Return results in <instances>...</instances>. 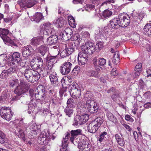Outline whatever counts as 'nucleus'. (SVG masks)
<instances>
[{
	"label": "nucleus",
	"mask_w": 151,
	"mask_h": 151,
	"mask_svg": "<svg viewBox=\"0 0 151 151\" xmlns=\"http://www.w3.org/2000/svg\"><path fill=\"white\" fill-rule=\"evenodd\" d=\"M103 122L102 118L97 117L89 123L87 126L88 131L91 133H95Z\"/></svg>",
	"instance_id": "1"
},
{
	"label": "nucleus",
	"mask_w": 151,
	"mask_h": 151,
	"mask_svg": "<svg viewBox=\"0 0 151 151\" xmlns=\"http://www.w3.org/2000/svg\"><path fill=\"white\" fill-rule=\"evenodd\" d=\"M77 109V114L76 115V121L77 124H82L86 122L88 119V116L87 114H83V112L82 106H80Z\"/></svg>",
	"instance_id": "2"
},
{
	"label": "nucleus",
	"mask_w": 151,
	"mask_h": 151,
	"mask_svg": "<svg viewBox=\"0 0 151 151\" xmlns=\"http://www.w3.org/2000/svg\"><path fill=\"white\" fill-rule=\"evenodd\" d=\"M11 57V63L14 65H18L22 67L25 66V63L24 60L21 59L20 55L19 52H14L12 55Z\"/></svg>",
	"instance_id": "3"
},
{
	"label": "nucleus",
	"mask_w": 151,
	"mask_h": 151,
	"mask_svg": "<svg viewBox=\"0 0 151 151\" xmlns=\"http://www.w3.org/2000/svg\"><path fill=\"white\" fill-rule=\"evenodd\" d=\"M81 48L84 53L88 54L93 53L95 51V47L93 43L91 42H87L83 44Z\"/></svg>",
	"instance_id": "4"
},
{
	"label": "nucleus",
	"mask_w": 151,
	"mask_h": 151,
	"mask_svg": "<svg viewBox=\"0 0 151 151\" xmlns=\"http://www.w3.org/2000/svg\"><path fill=\"white\" fill-rule=\"evenodd\" d=\"M76 142H78V148L81 151H89L91 146L88 142L81 139L80 137L76 138Z\"/></svg>",
	"instance_id": "5"
},
{
	"label": "nucleus",
	"mask_w": 151,
	"mask_h": 151,
	"mask_svg": "<svg viewBox=\"0 0 151 151\" xmlns=\"http://www.w3.org/2000/svg\"><path fill=\"white\" fill-rule=\"evenodd\" d=\"M1 117L4 119L9 121L13 116V112L10 109L5 107H2L0 110Z\"/></svg>",
	"instance_id": "6"
},
{
	"label": "nucleus",
	"mask_w": 151,
	"mask_h": 151,
	"mask_svg": "<svg viewBox=\"0 0 151 151\" xmlns=\"http://www.w3.org/2000/svg\"><path fill=\"white\" fill-rule=\"evenodd\" d=\"M43 61L42 58L39 56L34 58L31 62L32 68L35 70H38L42 67Z\"/></svg>",
	"instance_id": "7"
},
{
	"label": "nucleus",
	"mask_w": 151,
	"mask_h": 151,
	"mask_svg": "<svg viewBox=\"0 0 151 151\" xmlns=\"http://www.w3.org/2000/svg\"><path fill=\"white\" fill-rule=\"evenodd\" d=\"M120 27H127L130 22V17L127 14L121 13L119 15Z\"/></svg>",
	"instance_id": "8"
},
{
	"label": "nucleus",
	"mask_w": 151,
	"mask_h": 151,
	"mask_svg": "<svg viewBox=\"0 0 151 151\" xmlns=\"http://www.w3.org/2000/svg\"><path fill=\"white\" fill-rule=\"evenodd\" d=\"M49 131H47V132L45 131H42L40 134L38 139V142L41 145H47L49 140L48 137L50 136Z\"/></svg>",
	"instance_id": "9"
},
{
	"label": "nucleus",
	"mask_w": 151,
	"mask_h": 151,
	"mask_svg": "<svg viewBox=\"0 0 151 151\" xmlns=\"http://www.w3.org/2000/svg\"><path fill=\"white\" fill-rule=\"evenodd\" d=\"M72 64L70 62H66L61 65L60 68V71L63 75L68 74L70 72Z\"/></svg>",
	"instance_id": "10"
},
{
	"label": "nucleus",
	"mask_w": 151,
	"mask_h": 151,
	"mask_svg": "<svg viewBox=\"0 0 151 151\" xmlns=\"http://www.w3.org/2000/svg\"><path fill=\"white\" fill-rule=\"evenodd\" d=\"M26 85L22 82H21L20 85L16 88L14 93L19 95H21L26 93L28 91V88L25 87Z\"/></svg>",
	"instance_id": "11"
},
{
	"label": "nucleus",
	"mask_w": 151,
	"mask_h": 151,
	"mask_svg": "<svg viewBox=\"0 0 151 151\" xmlns=\"http://www.w3.org/2000/svg\"><path fill=\"white\" fill-rule=\"evenodd\" d=\"M59 54V52L57 50V54L55 56L48 55L45 58V60L46 62L47 65L52 66H54V64L55 63L57 60V55Z\"/></svg>",
	"instance_id": "12"
},
{
	"label": "nucleus",
	"mask_w": 151,
	"mask_h": 151,
	"mask_svg": "<svg viewBox=\"0 0 151 151\" xmlns=\"http://www.w3.org/2000/svg\"><path fill=\"white\" fill-rule=\"evenodd\" d=\"M119 22V19L118 16V17H116L110 20L108 24V26L113 29H118L120 27Z\"/></svg>",
	"instance_id": "13"
},
{
	"label": "nucleus",
	"mask_w": 151,
	"mask_h": 151,
	"mask_svg": "<svg viewBox=\"0 0 151 151\" xmlns=\"http://www.w3.org/2000/svg\"><path fill=\"white\" fill-rule=\"evenodd\" d=\"M37 3L35 0H25L24 2L20 4L21 6L25 9L29 8L35 5Z\"/></svg>",
	"instance_id": "14"
},
{
	"label": "nucleus",
	"mask_w": 151,
	"mask_h": 151,
	"mask_svg": "<svg viewBox=\"0 0 151 151\" xmlns=\"http://www.w3.org/2000/svg\"><path fill=\"white\" fill-rule=\"evenodd\" d=\"M61 34L63 35L65 34L66 36H64V40L67 41L73 36V31L69 28H66L63 32H61Z\"/></svg>",
	"instance_id": "15"
},
{
	"label": "nucleus",
	"mask_w": 151,
	"mask_h": 151,
	"mask_svg": "<svg viewBox=\"0 0 151 151\" xmlns=\"http://www.w3.org/2000/svg\"><path fill=\"white\" fill-rule=\"evenodd\" d=\"M33 51L34 50L31 46L29 45L24 47L23 50V56L24 57H27L29 56Z\"/></svg>",
	"instance_id": "16"
},
{
	"label": "nucleus",
	"mask_w": 151,
	"mask_h": 151,
	"mask_svg": "<svg viewBox=\"0 0 151 151\" xmlns=\"http://www.w3.org/2000/svg\"><path fill=\"white\" fill-rule=\"evenodd\" d=\"M43 42V38L42 37H38L33 38L31 40L30 44L32 45L37 47Z\"/></svg>",
	"instance_id": "17"
},
{
	"label": "nucleus",
	"mask_w": 151,
	"mask_h": 151,
	"mask_svg": "<svg viewBox=\"0 0 151 151\" xmlns=\"http://www.w3.org/2000/svg\"><path fill=\"white\" fill-rule=\"evenodd\" d=\"M86 54L83 52L79 53L78 57V61L80 65H82L85 63V61H86L87 55Z\"/></svg>",
	"instance_id": "18"
},
{
	"label": "nucleus",
	"mask_w": 151,
	"mask_h": 151,
	"mask_svg": "<svg viewBox=\"0 0 151 151\" xmlns=\"http://www.w3.org/2000/svg\"><path fill=\"white\" fill-rule=\"evenodd\" d=\"M70 135V134L69 133H67L65 138H63V140L62 141V151H68L67 150L68 144L67 142L68 140V137ZM60 151H62L61 149H60Z\"/></svg>",
	"instance_id": "19"
},
{
	"label": "nucleus",
	"mask_w": 151,
	"mask_h": 151,
	"mask_svg": "<svg viewBox=\"0 0 151 151\" xmlns=\"http://www.w3.org/2000/svg\"><path fill=\"white\" fill-rule=\"evenodd\" d=\"M33 71L31 69H27L25 70L24 76L26 79L29 82H31L32 79V76H33Z\"/></svg>",
	"instance_id": "20"
},
{
	"label": "nucleus",
	"mask_w": 151,
	"mask_h": 151,
	"mask_svg": "<svg viewBox=\"0 0 151 151\" xmlns=\"http://www.w3.org/2000/svg\"><path fill=\"white\" fill-rule=\"evenodd\" d=\"M106 59L102 58H100L97 60L96 59L94 60L93 64L94 66H103L106 64Z\"/></svg>",
	"instance_id": "21"
},
{
	"label": "nucleus",
	"mask_w": 151,
	"mask_h": 151,
	"mask_svg": "<svg viewBox=\"0 0 151 151\" xmlns=\"http://www.w3.org/2000/svg\"><path fill=\"white\" fill-rule=\"evenodd\" d=\"M38 126L34 123H31L30 129L31 131V133L34 137H35L39 132L40 129L38 127Z\"/></svg>",
	"instance_id": "22"
},
{
	"label": "nucleus",
	"mask_w": 151,
	"mask_h": 151,
	"mask_svg": "<svg viewBox=\"0 0 151 151\" xmlns=\"http://www.w3.org/2000/svg\"><path fill=\"white\" fill-rule=\"evenodd\" d=\"M47 43L50 45L55 44L57 42L58 40V36L56 35L53 34L47 38Z\"/></svg>",
	"instance_id": "23"
},
{
	"label": "nucleus",
	"mask_w": 151,
	"mask_h": 151,
	"mask_svg": "<svg viewBox=\"0 0 151 151\" xmlns=\"http://www.w3.org/2000/svg\"><path fill=\"white\" fill-rule=\"evenodd\" d=\"M115 137L116 142L119 145L122 147L124 146L125 142L124 139L122 138L121 135L116 134L115 135Z\"/></svg>",
	"instance_id": "24"
},
{
	"label": "nucleus",
	"mask_w": 151,
	"mask_h": 151,
	"mask_svg": "<svg viewBox=\"0 0 151 151\" xmlns=\"http://www.w3.org/2000/svg\"><path fill=\"white\" fill-rule=\"evenodd\" d=\"M49 101L51 100L52 103L55 105V104L57 98L55 93L53 91L50 90L49 91Z\"/></svg>",
	"instance_id": "25"
},
{
	"label": "nucleus",
	"mask_w": 151,
	"mask_h": 151,
	"mask_svg": "<svg viewBox=\"0 0 151 151\" xmlns=\"http://www.w3.org/2000/svg\"><path fill=\"white\" fill-rule=\"evenodd\" d=\"M38 50L39 53L41 54L42 55L44 56L48 51V48L46 45H44L39 47L38 48Z\"/></svg>",
	"instance_id": "26"
},
{
	"label": "nucleus",
	"mask_w": 151,
	"mask_h": 151,
	"mask_svg": "<svg viewBox=\"0 0 151 151\" xmlns=\"http://www.w3.org/2000/svg\"><path fill=\"white\" fill-rule=\"evenodd\" d=\"M106 115L108 119L114 123H116L117 122L116 118L109 111H107L106 112Z\"/></svg>",
	"instance_id": "27"
},
{
	"label": "nucleus",
	"mask_w": 151,
	"mask_h": 151,
	"mask_svg": "<svg viewBox=\"0 0 151 151\" xmlns=\"http://www.w3.org/2000/svg\"><path fill=\"white\" fill-rule=\"evenodd\" d=\"M70 91H69L70 95L72 97L74 98H76V85H75V82H73L70 84Z\"/></svg>",
	"instance_id": "28"
},
{
	"label": "nucleus",
	"mask_w": 151,
	"mask_h": 151,
	"mask_svg": "<svg viewBox=\"0 0 151 151\" xmlns=\"http://www.w3.org/2000/svg\"><path fill=\"white\" fill-rule=\"evenodd\" d=\"M143 32L145 35H151V23L147 24L144 27Z\"/></svg>",
	"instance_id": "29"
},
{
	"label": "nucleus",
	"mask_w": 151,
	"mask_h": 151,
	"mask_svg": "<svg viewBox=\"0 0 151 151\" xmlns=\"http://www.w3.org/2000/svg\"><path fill=\"white\" fill-rule=\"evenodd\" d=\"M43 16L41 13L37 12L35 15L33 16L32 19L36 22H39L43 19Z\"/></svg>",
	"instance_id": "30"
},
{
	"label": "nucleus",
	"mask_w": 151,
	"mask_h": 151,
	"mask_svg": "<svg viewBox=\"0 0 151 151\" xmlns=\"http://www.w3.org/2000/svg\"><path fill=\"white\" fill-rule=\"evenodd\" d=\"M55 75H50L49 76V78L50 81L53 84L55 85L58 84V80L57 77L56 76V75L55 74Z\"/></svg>",
	"instance_id": "31"
},
{
	"label": "nucleus",
	"mask_w": 151,
	"mask_h": 151,
	"mask_svg": "<svg viewBox=\"0 0 151 151\" xmlns=\"http://www.w3.org/2000/svg\"><path fill=\"white\" fill-rule=\"evenodd\" d=\"M6 60L7 56L6 55L2 54L0 55V67L4 66Z\"/></svg>",
	"instance_id": "32"
},
{
	"label": "nucleus",
	"mask_w": 151,
	"mask_h": 151,
	"mask_svg": "<svg viewBox=\"0 0 151 151\" xmlns=\"http://www.w3.org/2000/svg\"><path fill=\"white\" fill-rule=\"evenodd\" d=\"M71 43L72 45V47L66 48L69 55L71 54L73 52L75 51V47L76 46L75 41H73L71 42Z\"/></svg>",
	"instance_id": "33"
},
{
	"label": "nucleus",
	"mask_w": 151,
	"mask_h": 151,
	"mask_svg": "<svg viewBox=\"0 0 151 151\" xmlns=\"http://www.w3.org/2000/svg\"><path fill=\"white\" fill-rule=\"evenodd\" d=\"M68 23L73 28H76L75 20L72 16H69L68 17Z\"/></svg>",
	"instance_id": "34"
},
{
	"label": "nucleus",
	"mask_w": 151,
	"mask_h": 151,
	"mask_svg": "<svg viewBox=\"0 0 151 151\" xmlns=\"http://www.w3.org/2000/svg\"><path fill=\"white\" fill-rule=\"evenodd\" d=\"M119 55L118 52H115L112 58L113 63L115 64H117L119 62Z\"/></svg>",
	"instance_id": "35"
},
{
	"label": "nucleus",
	"mask_w": 151,
	"mask_h": 151,
	"mask_svg": "<svg viewBox=\"0 0 151 151\" xmlns=\"http://www.w3.org/2000/svg\"><path fill=\"white\" fill-rule=\"evenodd\" d=\"M17 65H15L13 67H11L7 70L8 74H10L12 73H16L18 71L19 68Z\"/></svg>",
	"instance_id": "36"
},
{
	"label": "nucleus",
	"mask_w": 151,
	"mask_h": 151,
	"mask_svg": "<svg viewBox=\"0 0 151 151\" xmlns=\"http://www.w3.org/2000/svg\"><path fill=\"white\" fill-rule=\"evenodd\" d=\"M40 75L37 72H35L33 70V76L31 82H34L35 81H38L40 78Z\"/></svg>",
	"instance_id": "37"
},
{
	"label": "nucleus",
	"mask_w": 151,
	"mask_h": 151,
	"mask_svg": "<svg viewBox=\"0 0 151 151\" xmlns=\"http://www.w3.org/2000/svg\"><path fill=\"white\" fill-rule=\"evenodd\" d=\"M67 133H69L70 134V135L68 137V139L70 138V140L71 142L74 144L73 142L76 137V130H72L70 132V133L67 132L66 134H67Z\"/></svg>",
	"instance_id": "38"
},
{
	"label": "nucleus",
	"mask_w": 151,
	"mask_h": 151,
	"mask_svg": "<svg viewBox=\"0 0 151 151\" xmlns=\"http://www.w3.org/2000/svg\"><path fill=\"white\" fill-rule=\"evenodd\" d=\"M9 32V31L8 29L0 28V37L1 38L7 35Z\"/></svg>",
	"instance_id": "39"
},
{
	"label": "nucleus",
	"mask_w": 151,
	"mask_h": 151,
	"mask_svg": "<svg viewBox=\"0 0 151 151\" xmlns=\"http://www.w3.org/2000/svg\"><path fill=\"white\" fill-rule=\"evenodd\" d=\"M107 135V133L105 132L101 133L99 135V142H101L103 140H106V136Z\"/></svg>",
	"instance_id": "40"
},
{
	"label": "nucleus",
	"mask_w": 151,
	"mask_h": 151,
	"mask_svg": "<svg viewBox=\"0 0 151 151\" xmlns=\"http://www.w3.org/2000/svg\"><path fill=\"white\" fill-rule=\"evenodd\" d=\"M112 14V12L108 10H104L102 14V15L105 18L110 17Z\"/></svg>",
	"instance_id": "41"
},
{
	"label": "nucleus",
	"mask_w": 151,
	"mask_h": 151,
	"mask_svg": "<svg viewBox=\"0 0 151 151\" xmlns=\"http://www.w3.org/2000/svg\"><path fill=\"white\" fill-rule=\"evenodd\" d=\"M93 97V94L89 91H86L84 94V98L87 101L88 100H92Z\"/></svg>",
	"instance_id": "42"
},
{
	"label": "nucleus",
	"mask_w": 151,
	"mask_h": 151,
	"mask_svg": "<svg viewBox=\"0 0 151 151\" xmlns=\"http://www.w3.org/2000/svg\"><path fill=\"white\" fill-rule=\"evenodd\" d=\"M44 34L46 35H50L54 34L55 33V31L53 27L50 28L48 30L44 31Z\"/></svg>",
	"instance_id": "43"
},
{
	"label": "nucleus",
	"mask_w": 151,
	"mask_h": 151,
	"mask_svg": "<svg viewBox=\"0 0 151 151\" xmlns=\"http://www.w3.org/2000/svg\"><path fill=\"white\" fill-rule=\"evenodd\" d=\"M95 102L94 101L92 100H88L87 101L86 104V106L87 109L93 106L96 105L95 104Z\"/></svg>",
	"instance_id": "44"
},
{
	"label": "nucleus",
	"mask_w": 151,
	"mask_h": 151,
	"mask_svg": "<svg viewBox=\"0 0 151 151\" xmlns=\"http://www.w3.org/2000/svg\"><path fill=\"white\" fill-rule=\"evenodd\" d=\"M87 75L90 77H94L96 78L99 77V76L98 75V74L96 73L95 71L93 70H89L87 73Z\"/></svg>",
	"instance_id": "45"
},
{
	"label": "nucleus",
	"mask_w": 151,
	"mask_h": 151,
	"mask_svg": "<svg viewBox=\"0 0 151 151\" xmlns=\"http://www.w3.org/2000/svg\"><path fill=\"white\" fill-rule=\"evenodd\" d=\"M40 87H37L35 91V97L37 100H40V97H41V94H40L39 91Z\"/></svg>",
	"instance_id": "46"
},
{
	"label": "nucleus",
	"mask_w": 151,
	"mask_h": 151,
	"mask_svg": "<svg viewBox=\"0 0 151 151\" xmlns=\"http://www.w3.org/2000/svg\"><path fill=\"white\" fill-rule=\"evenodd\" d=\"M53 27L51 23L50 22H47L44 24L42 26V28L44 29V31L48 30L50 28Z\"/></svg>",
	"instance_id": "47"
},
{
	"label": "nucleus",
	"mask_w": 151,
	"mask_h": 151,
	"mask_svg": "<svg viewBox=\"0 0 151 151\" xmlns=\"http://www.w3.org/2000/svg\"><path fill=\"white\" fill-rule=\"evenodd\" d=\"M98 106L96 104L88 109V111L91 113H93L97 111Z\"/></svg>",
	"instance_id": "48"
},
{
	"label": "nucleus",
	"mask_w": 151,
	"mask_h": 151,
	"mask_svg": "<svg viewBox=\"0 0 151 151\" xmlns=\"http://www.w3.org/2000/svg\"><path fill=\"white\" fill-rule=\"evenodd\" d=\"M56 24H58L59 26L61 27L63 26L64 23V21L61 17L58 18L56 19V22H55Z\"/></svg>",
	"instance_id": "49"
},
{
	"label": "nucleus",
	"mask_w": 151,
	"mask_h": 151,
	"mask_svg": "<svg viewBox=\"0 0 151 151\" xmlns=\"http://www.w3.org/2000/svg\"><path fill=\"white\" fill-rule=\"evenodd\" d=\"M53 66L48 65H47V72L46 73V76L48 75H52V73L54 71V70L53 69Z\"/></svg>",
	"instance_id": "50"
},
{
	"label": "nucleus",
	"mask_w": 151,
	"mask_h": 151,
	"mask_svg": "<svg viewBox=\"0 0 151 151\" xmlns=\"http://www.w3.org/2000/svg\"><path fill=\"white\" fill-rule=\"evenodd\" d=\"M18 133V134L19 135L18 136H19V137L22 138L24 141H25V138L24 137V134L23 131L22 129H19Z\"/></svg>",
	"instance_id": "51"
},
{
	"label": "nucleus",
	"mask_w": 151,
	"mask_h": 151,
	"mask_svg": "<svg viewBox=\"0 0 151 151\" xmlns=\"http://www.w3.org/2000/svg\"><path fill=\"white\" fill-rule=\"evenodd\" d=\"M40 100L44 101H49V94H45V93H44L41 95V97H40Z\"/></svg>",
	"instance_id": "52"
},
{
	"label": "nucleus",
	"mask_w": 151,
	"mask_h": 151,
	"mask_svg": "<svg viewBox=\"0 0 151 151\" xmlns=\"http://www.w3.org/2000/svg\"><path fill=\"white\" fill-rule=\"evenodd\" d=\"M47 64L45 67H43L40 69V73L42 74L44 76H46V73L47 69Z\"/></svg>",
	"instance_id": "53"
},
{
	"label": "nucleus",
	"mask_w": 151,
	"mask_h": 151,
	"mask_svg": "<svg viewBox=\"0 0 151 151\" xmlns=\"http://www.w3.org/2000/svg\"><path fill=\"white\" fill-rule=\"evenodd\" d=\"M60 55L62 58H65L69 55L66 49L63 50L61 52Z\"/></svg>",
	"instance_id": "54"
},
{
	"label": "nucleus",
	"mask_w": 151,
	"mask_h": 151,
	"mask_svg": "<svg viewBox=\"0 0 151 151\" xmlns=\"http://www.w3.org/2000/svg\"><path fill=\"white\" fill-rule=\"evenodd\" d=\"M1 38L3 40L4 42L7 45L9 44V43L11 41V40H11L9 37H8L7 35Z\"/></svg>",
	"instance_id": "55"
},
{
	"label": "nucleus",
	"mask_w": 151,
	"mask_h": 151,
	"mask_svg": "<svg viewBox=\"0 0 151 151\" xmlns=\"http://www.w3.org/2000/svg\"><path fill=\"white\" fill-rule=\"evenodd\" d=\"M67 88H63V89L60 90V94L61 96H65L66 95V92L67 91Z\"/></svg>",
	"instance_id": "56"
},
{
	"label": "nucleus",
	"mask_w": 151,
	"mask_h": 151,
	"mask_svg": "<svg viewBox=\"0 0 151 151\" xmlns=\"http://www.w3.org/2000/svg\"><path fill=\"white\" fill-rule=\"evenodd\" d=\"M65 112L66 114L70 117V114L73 113V110L72 109H69V108H66L65 109Z\"/></svg>",
	"instance_id": "57"
},
{
	"label": "nucleus",
	"mask_w": 151,
	"mask_h": 151,
	"mask_svg": "<svg viewBox=\"0 0 151 151\" xmlns=\"http://www.w3.org/2000/svg\"><path fill=\"white\" fill-rule=\"evenodd\" d=\"M9 83L11 86L13 87L18 84V80L17 79L11 80L10 81Z\"/></svg>",
	"instance_id": "58"
},
{
	"label": "nucleus",
	"mask_w": 151,
	"mask_h": 151,
	"mask_svg": "<svg viewBox=\"0 0 151 151\" xmlns=\"http://www.w3.org/2000/svg\"><path fill=\"white\" fill-rule=\"evenodd\" d=\"M114 94L111 96V98L113 100H114L116 98L119 97V94L117 91H116V92H114Z\"/></svg>",
	"instance_id": "59"
},
{
	"label": "nucleus",
	"mask_w": 151,
	"mask_h": 151,
	"mask_svg": "<svg viewBox=\"0 0 151 151\" xmlns=\"http://www.w3.org/2000/svg\"><path fill=\"white\" fill-rule=\"evenodd\" d=\"M96 47L99 50H101L103 47V44L101 42H98L96 45Z\"/></svg>",
	"instance_id": "60"
},
{
	"label": "nucleus",
	"mask_w": 151,
	"mask_h": 151,
	"mask_svg": "<svg viewBox=\"0 0 151 151\" xmlns=\"http://www.w3.org/2000/svg\"><path fill=\"white\" fill-rule=\"evenodd\" d=\"M9 75L8 73V71L7 70H3L1 73V74L0 76L1 77H2V78H4L6 76V75Z\"/></svg>",
	"instance_id": "61"
},
{
	"label": "nucleus",
	"mask_w": 151,
	"mask_h": 151,
	"mask_svg": "<svg viewBox=\"0 0 151 151\" xmlns=\"http://www.w3.org/2000/svg\"><path fill=\"white\" fill-rule=\"evenodd\" d=\"M118 72L116 68H113L112 69L111 72V74L113 76H116L118 75Z\"/></svg>",
	"instance_id": "62"
},
{
	"label": "nucleus",
	"mask_w": 151,
	"mask_h": 151,
	"mask_svg": "<svg viewBox=\"0 0 151 151\" xmlns=\"http://www.w3.org/2000/svg\"><path fill=\"white\" fill-rule=\"evenodd\" d=\"M141 72V71H140V70H134V73L132 74L133 77H136L139 76L140 75V73Z\"/></svg>",
	"instance_id": "63"
},
{
	"label": "nucleus",
	"mask_w": 151,
	"mask_h": 151,
	"mask_svg": "<svg viewBox=\"0 0 151 151\" xmlns=\"http://www.w3.org/2000/svg\"><path fill=\"white\" fill-rule=\"evenodd\" d=\"M142 64L141 63H138L136 66L134 70H140V71H141V67Z\"/></svg>",
	"instance_id": "64"
}]
</instances>
